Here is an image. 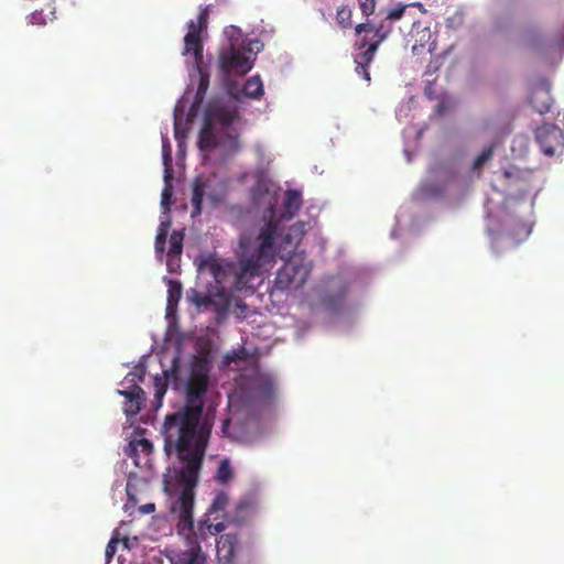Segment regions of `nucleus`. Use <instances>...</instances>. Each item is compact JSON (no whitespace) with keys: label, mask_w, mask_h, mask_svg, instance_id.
I'll list each match as a JSON object with an SVG mask.
<instances>
[{"label":"nucleus","mask_w":564,"mask_h":564,"mask_svg":"<svg viewBox=\"0 0 564 564\" xmlns=\"http://www.w3.org/2000/svg\"><path fill=\"white\" fill-rule=\"evenodd\" d=\"M276 225L269 220L257 231L240 236L237 262H229L212 256L199 262V270L207 271L221 286L215 294L192 291L191 302L198 308L225 313L230 306V299L225 286L238 292H251L257 289L256 281L261 279L274 265L278 256L275 245Z\"/></svg>","instance_id":"f257e3e1"},{"label":"nucleus","mask_w":564,"mask_h":564,"mask_svg":"<svg viewBox=\"0 0 564 564\" xmlns=\"http://www.w3.org/2000/svg\"><path fill=\"white\" fill-rule=\"evenodd\" d=\"M212 424L207 421L200 423L198 430L164 427V448L167 453L175 449L178 458L184 463L181 476L186 487L171 505L170 511L178 519L177 528L181 531H191L194 525L193 487L198 480V471L205 455L206 446L210 436Z\"/></svg>","instance_id":"f03ea898"},{"label":"nucleus","mask_w":564,"mask_h":564,"mask_svg":"<svg viewBox=\"0 0 564 564\" xmlns=\"http://www.w3.org/2000/svg\"><path fill=\"white\" fill-rule=\"evenodd\" d=\"M209 386L208 370L204 365L192 367L185 388V405L165 417L164 427L198 430L205 405V394Z\"/></svg>","instance_id":"7ed1b4c3"},{"label":"nucleus","mask_w":564,"mask_h":564,"mask_svg":"<svg viewBox=\"0 0 564 564\" xmlns=\"http://www.w3.org/2000/svg\"><path fill=\"white\" fill-rule=\"evenodd\" d=\"M209 8H202L197 19L187 23V33L184 36L183 55H192L197 68L203 63V40L202 33L206 31L208 25Z\"/></svg>","instance_id":"20e7f679"},{"label":"nucleus","mask_w":564,"mask_h":564,"mask_svg":"<svg viewBox=\"0 0 564 564\" xmlns=\"http://www.w3.org/2000/svg\"><path fill=\"white\" fill-rule=\"evenodd\" d=\"M310 271V267L303 260L289 259L278 271L274 286L282 291L299 289L306 282Z\"/></svg>","instance_id":"39448f33"},{"label":"nucleus","mask_w":564,"mask_h":564,"mask_svg":"<svg viewBox=\"0 0 564 564\" xmlns=\"http://www.w3.org/2000/svg\"><path fill=\"white\" fill-rule=\"evenodd\" d=\"M535 140L541 151L547 155H554L564 147V133L555 124L544 123L535 130Z\"/></svg>","instance_id":"423d86ee"},{"label":"nucleus","mask_w":564,"mask_h":564,"mask_svg":"<svg viewBox=\"0 0 564 564\" xmlns=\"http://www.w3.org/2000/svg\"><path fill=\"white\" fill-rule=\"evenodd\" d=\"M219 63L221 70L226 74L245 75L252 67L250 58L243 52L235 50L234 46L221 53Z\"/></svg>","instance_id":"0eeeda50"},{"label":"nucleus","mask_w":564,"mask_h":564,"mask_svg":"<svg viewBox=\"0 0 564 564\" xmlns=\"http://www.w3.org/2000/svg\"><path fill=\"white\" fill-rule=\"evenodd\" d=\"M276 386L274 380L267 375L258 376L253 381L252 397L261 404H271L275 400Z\"/></svg>","instance_id":"6e6552de"},{"label":"nucleus","mask_w":564,"mask_h":564,"mask_svg":"<svg viewBox=\"0 0 564 564\" xmlns=\"http://www.w3.org/2000/svg\"><path fill=\"white\" fill-rule=\"evenodd\" d=\"M238 118V111L235 107L227 106H212L206 111L205 119L207 120V124L220 126L221 128L230 127Z\"/></svg>","instance_id":"1a4fd4ad"},{"label":"nucleus","mask_w":564,"mask_h":564,"mask_svg":"<svg viewBox=\"0 0 564 564\" xmlns=\"http://www.w3.org/2000/svg\"><path fill=\"white\" fill-rule=\"evenodd\" d=\"M239 539L236 533L221 534L217 540V557L220 564H234Z\"/></svg>","instance_id":"9d476101"},{"label":"nucleus","mask_w":564,"mask_h":564,"mask_svg":"<svg viewBox=\"0 0 564 564\" xmlns=\"http://www.w3.org/2000/svg\"><path fill=\"white\" fill-rule=\"evenodd\" d=\"M530 102L540 115L546 113L552 105V97L549 85L542 83L535 86L530 95Z\"/></svg>","instance_id":"9b49d317"},{"label":"nucleus","mask_w":564,"mask_h":564,"mask_svg":"<svg viewBox=\"0 0 564 564\" xmlns=\"http://www.w3.org/2000/svg\"><path fill=\"white\" fill-rule=\"evenodd\" d=\"M303 204L302 194L296 189H289L285 193L283 204H282V213L281 219L290 220L299 213Z\"/></svg>","instance_id":"f8f14e48"},{"label":"nucleus","mask_w":564,"mask_h":564,"mask_svg":"<svg viewBox=\"0 0 564 564\" xmlns=\"http://www.w3.org/2000/svg\"><path fill=\"white\" fill-rule=\"evenodd\" d=\"M183 240L184 234L182 231L174 230L170 236V249L166 262L170 272H174L175 268L178 267L183 250Z\"/></svg>","instance_id":"ddd939ff"},{"label":"nucleus","mask_w":564,"mask_h":564,"mask_svg":"<svg viewBox=\"0 0 564 564\" xmlns=\"http://www.w3.org/2000/svg\"><path fill=\"white\" fill-rule=\"evenodd\" d=\"M376 54V46L369 45L367 48H364L360 53L355 55V70L361 76L367 83L370 82V74L368 72L369 65L372 63Z\"/></svg>","instance_id":"4468645a"},{"label":"nucleus","mask_w":564,"mask_h":564,"mask_svg":"<svg viewBox=\"0 0 564 564\" xmlns=\"http://www.w3.org/2000/svg\"><path fill=\"white\" fill-rule=\"evenodd\" d=\"M390 31V25L386 26L383 23H381L378 28H373V36L371 40H369L367 35L362 36L359 41L355 43V48L358 51H362L364 48H367L369 45H375L377 51L380 43L386 40Z\"/></svg>","instance_id":"2eb2a0df"},{"label":"nucleus","mask_w":564,"mask_h":564,"mask_svg":"<svg viewBox=\"0 0 564 564\" xmlns=\"http://www.w3.org/2000/svg\"><path fill=\"white\" fill-rule=\"evenodd\" d=\"M305 226V223L297 221L294 225H292L284 234L283 242L285 243V249L290 248V250H288L289 253L295 250V248L304 237L306 232Z\"/></svg>","instance_id":"dca6fc26"},{"label":"nucleus","mask_w":564,"mask_h":564,"mask_svg":"<svg viewBox=\"0 0 564 564\" xmlns=\"http://www.w3.org/2000/svg\"><path fill=\"white\" fill-rule=\"evenodd\" d=\"M174 564H206V556L202 552L199 544L182 552Z\"/></svg>","instance_id":"f3484780"},{"label":"nucleus","mask_w":564,"mask_h":564,"mask_svg":"<svg viewBox=\"0 0 564 564\" xmlns=\"http://www.w3.org/2000/svg\"><path fill=\"white\" fill-rule=\"evenodd\" d=\"M213 130V124H207V120L205 119L198 140V147L200 150L208 151L217 147V139Z\"/></svg>","instance_id":"a211bd4d"},{"label":"nucleus","mask_w":564,"mask_h":564,"mask_svg":"<svg viewBox=\"0 0 564 564\" xmlns=\"http://www.w3.org/2000/svg\"><path fill=\"white\" fill-rule=\"evenodd\" d=\"M205 195V184L200 178H196L193 183V192H192V206L193 213L192 216H197L202 213V203Z\"/></svg>","instance_id":"6ab92c4d"},{"label":"nucleus","mask_w":564,"mask_h":564,"mask_svg":"<svg viewBox=\"0 0 564 564\" xmlns=\"http://www.w3.org/2000/svg\"><path fill=\"white\" fill-rule=\"evenodd\" d=\"M153 446L152 443L147 438H138L132 440L127 449L126 454L131 457H137L139 453H142L143 455L148 456L152 453Z\"/></svg>","instance_id":"aec40b11"},{"label":"nucleus","mask_w":564,"mask_h":564,"mask_svg":"<svg viewBox=\"0 0 564 564\" xmlns=\"http://www.w3.org/2000/svg\"><path fill=\"white\" fill-rule=\"evenodd\" d=\"M242 93L250 98H260L263 95V85L260 76H252L243 85Z\"/></svg>","instance_id":"412c9836"},{"label":"nucleus","mask_w":564,"mask_h":564,"mask_svg":"<svg viewBox=\"0 0 564 564\" xmlns=\"http://www.w3.org/2000/svg\"><path fill=\"white\" fill-rule=\"evenodd\" d=\"M182 296V284L176 280L167 282V308H172L178 303Z\"/></svg>","instance_id":"4be33fe9"},{"label":"nucleus","mask_w":564,"mask_h":564,"mask_svg":"<svg viewBox=\"0 0 564 564\" xmlns=\"http://www.w3.org/2000/svg\"><path fill=\"white\" fill-rule=\"evenodd\" d=\"M216 478L221 484H227L232 478V469L228 459H223L219 463Z\"/></svg>","instance_id":"5701e85b"},{"label":"nucleus","mask_w":564,"mask_h":564,"mask_svg":"<svg viewBox=\"0 0 564 564\" xmlns=\"http://www.w3.org/2000/svg\"><path fill=\"white\" fill-rule=\"evenodd\" d=\"M351 10L348 7L343 6L337 10L336 21L343 29H348L351 26Z\"/></svg>","instance_id":"b1692460"},{"label":"nucleus","mask_w":564,"mask_h":564,"mask_svg":"<svg viewBox=\"0 0 564 564\" xmlns=\"http://www.w3.org/2000/svg\"><path fill=\"white\" fill-rule=\"evenodd\" d=\"M145 401H147V395L144 394V398L139 400V399H131V400H128L124 404V413L129 416H133V415H137L142 406L145 404Z\"/></svg>","instance_id":"393cba45"},{"label":"nucleus","mask_w":564,"mask_h":564,"mask_svg":"<svg viewBox=\"0 0 564 564\" xmlns=\"http://www.w3.org/2000/svg\"><path fill=\"white\" fill-rule=\"evenodd\" d=\"M494 155V147H487L485 148L479 155L474 161L473 169L479 170L486 164Z\"/></svg>","instance_id":"a878e982"},{"label":"nucleus","mask_w":564,"mask_h":564,"mask_svg":"<svg viewBox=\"0 0 564 564\" xmlns=\"http://www.w3.org/2000/svg\"><path fill=\"white\" fill-rule=\"evenodd\" d=\"M119 394L123 395L127 401L131 399H143L144 398V391L141 387L138 384H133L130 390H119Z\"/></svg>","instance_id":"bb28decb"},{"label":"nucleus","mask_w":564,"mask_h":564,"mask_svg":"<svg viewBox=\"0 0 564 564\" xmlns=\"http://www.w3.org/2000/svg\"><path fill=\"white\" fill-rule=\"evenodd\" d=\"M425 39L429 42L431 39V32L429 30H424L421 32L420 40H416V42L412 46V53L414 55H419L422 53L423 48L425 47Z\"/></svg>","instance_id":"cd10ccee"},{"label":"nucleus","mask_w":564,"mask_h":564,"mask_svg":"<svg viewBox=\"0 0 564 564\" xmlns=\"http://www.w3.org/2000/svg\"><path fill=\"white\" fill-rule=\"evenodd\" d=\"M145 375V369L143 366L135 367L132 372L127 376L130 382L137 384L138 381L142 382Z\"/></svg>","instance_id":"c85d7f7f"},{"label":"nucleus","mask_w":564,"mask_h":564,"mask_svg":"<svg viewBox=\"0 0 564 564\" xmlns=\"http://www.w3.org/2000/svg\"><path fill=\"white\" fill-rule=\"evenodd\" d=\"M359 8L364 15H370L375 12L376 1L375 0H358Z\"/></svg>","instance_id":"c756f323"},{"label":"nucleus","mask_w":564,"mask_h":564,"mask_svg":"<svg viewBox=\"0 0 564 564\" xmlns=\"http://www.w3.org/2000/svg\"><path fill=\"white\" fill-rule=\"evenodd\" d=\"M208 85H209L208 76L200 73V79H199V84H198V88H197V93H196L197 99H203V96L206 94V91L208 89Z\"/></svg>","instance_id":"7c9ffc66"},{"label":"nucleus","mask_w":564,"mask_h":564,"mask_svg":"<svg viewBox=\"0 0 564 564\" xmlns=\"http://www.w3.org/2000/svg\"><path fill=\"white\" fill-rule=\"evenodd\" d=\"M406 6L398 4L397 7L392 8L388 11L387 19L388 20H399L402 18Z\"/></svg>","instance_id":"2f4dec72"},{"label":"nucleus","mask_w":564,"mask_h":564,"mask_svg":"<svg viewBox=\"0 0 564 564\" xmlns=\"http://www.w3.org/2000/svg\"><path fill=\"white\" fill-rule=\"evenodd\" d=\"M166 238H167L166 235L159 234V232L156 234L154 248H155V252L160 256H162L165 251Z\"/></svg>","instance_id":"473e14b6"},{"label":"nucleus","mask_w":564,"mask_h":564,"mask_svg":"<svg viewBox=\"0 0 564 564\" xmlns=\"http://www.w3.org/2000/svg\"><path fill=\"white\" fill-rule=\"evenodd\" d=\"M118 539L117 538H112L107 546H106V557H107V562H110L112 556L115 555L116 553V550H117V544H118Z\"/></svg>","instance_id":"72a5a7b5"},{"label":"nucleus","mask_w":564,"mask_h":564,"mask_svg":"<svg viewBox=\"0 0 564 564\" xmlns=\"http://www.w3.org/2000/svg\"><path fill=\"white\" fill-rule=\"evenodd\" d=\"M163 163L165 166V176L164 177H165V181L167 182V180L171 177V174H170V167H171V163H172L171 150L164 151Z\"/></svg>","instance_id":"f704fd0d"},{"label":"nucleus","mask_w":564,"mask_h":564,"mask_svg":"<svg viewBox=\"0 0 564 564\" xmlns=\"http://www.w3.org/2000/svg\"><path fill=\"white\" fill-rule=\"evenodd\" d=\"M356 34L360 35L361 33L373 32V25L370 23H360L355 29Z\"/></svg>","instance_id":"c9c22d12"},{"label":"nucleus","mask_w":564,"mask_h":564,"mask_svg":"<svg viewBox=\"0 0 564 564\" xmlns=\"http://www.w3.org/2000/svg\"><path fill=\"white\" fill-rule=\"evenodd\" d=\"M139 510L141 513L148 514L155 510V505L154 503H145V505L140 506Z\"/></svg>","instance_id":"e433bc0d"},{"label":"nucleus","mask_w":564,"mask_h":564,"mask_svg":"<svg viewBox=\"0 0 564 564\" xmlns=\"http://www.w3.org/2000/svg\"><path fill=\"white\" fill-rule=\"evenodd\" d=\"M172 196V192L169 187H165L162 192V205H167L169 204V200Z\"/></svg>","instance_id":"4c0bfd02"},{"label":"nucleus","mask_w":564,"mask_h":564,"mask_svg":"<svg viewBox=\"0 0 564 564\" xmlns=\"http://www.w3.org/2000/svg\"><path fill=\"white\" fill-rule=\"evenodd\" d=\"M170 226H171V223L170 221H162L159 226V229H158V232L159 234H163V235H166L169 234V229H170Z\"/></svg>","instance_id":"58836bf2"},{"label":"nucleus","mask_w":564,"mask_h":564,"mask_svg":"<svg viewBox=\"0 0 564 564\" xmlns=\"http://www.w3.org/2000/svg\"><path fill=\"white\" fill-rule=\"evenodd\" d=\"M230 148L235 151L239 149L238 135H228Z\"/></svg>","instance_id":"ea45409f"},{"label":"nucleus","mask_w":564,"mask_h":564,"mask_svg":"<svg viewBox=\"0 0 564 564\" xmlns=\"http://www.w3.org/2000/svg\"><path fill=\"white\" fill-rule=\"evenodd\" d=\"M424 94H425L430 99H433V98H434V93H433V89H432V83H429V85L425 87V89H424Z\"/></svg>","instance_id":"a19ab883"},{"label":"nucleus","mask_w":564,"mask_h":564,"mask_svg":"<svg viewBox=\"0 0 564 564\" xmlns=\"http://www.w3.org/2000/svg\"><path fill=\"white\" fill-rule=\"evenodd\" d=\"M174 130H175V139L180 140L183 135H182V132L180 130L178 122L176 120H175V123H174Z\"/></svg>","instance_id":"79ce46f5"},{"label":"nucleus","mask_w":564,"mask_h":564,"mask_svg":"<svg viewBox=\"0 0 564 564\" xmlns=\"http://www.w3.org/2000/svg\"><path fill=\"white\" fill-rule=\"evenodd\" d=\"M165 393V388H159L155 392V398L160 400Z\"/></svg>","instance_id":"37998d69"},{"label":"nucleus","mask_w":564,"mask_h":564,"mask_svg":"<svg viewBox=\"0 0 564 564\" xmlns=\"http://www.w3.org/2000/svg\"><path fill=\"white\" fill-rule=\"evenodd\" d=\"M435 47H436L435 42H431V43L429 44V48H427V51H429L430 53H433V51L435 50Z\"/></svg>","instance_id":"c03bdc74"},{"label":"nucleus","mask_w":564,"mask_h":564,"mask_svg":"<svg viewBox=\"0 0 564 564\" xmlns=\"http://www.w3.org/2000/svg\"><path fill=\"white\" fill-rule=\"evenodd\" d=\"M169 150H171L170 144L164 142L163 143V152L169 151Z\"/></svg>","instance_id":"a18cd8bd"},{"label":"nucleus","mask_w":564,"mask_h":564,"mask_svg":"<svg viewBox=\"0 0 564 564\" xmlns=\"http://www.w3.org/2000/svg\"><path fill=\"white\" fill-rule=\"evenodd\" d=\"M221 527H223V524H217V525L215 527L216 531H217V532H219V531H220V529H221Z\"/></svg>","instance_id":"49530a36"},{"label":"nucleus","mask_w":564,"mask_h":564,"mask_svg":"<svg viewBox=\"0 0 564 564\" xmlns=\"http://www.w3.org/2000/svg\"><path fill=\"white\" fill-rule=\"evenodd\" d=\"M229 421H225L224 429L228 425Z\"/></svg>","instance_id":"de8ad7c7"}]
</instances>
